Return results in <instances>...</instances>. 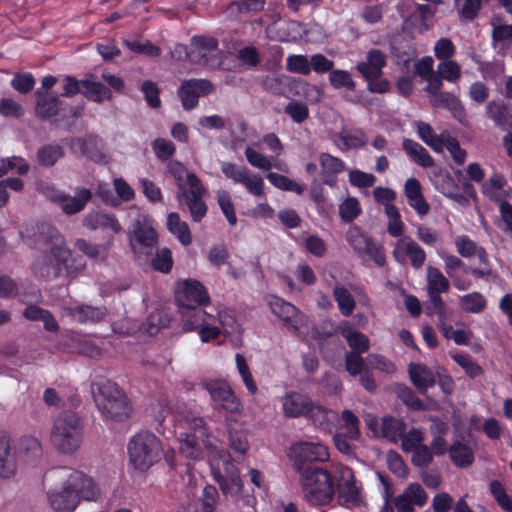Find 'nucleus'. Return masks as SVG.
<instances>
[{
  "mask_svg": "<svg viewBox=\"0 0 512 512\" xmlns=\"http://www.w3.org/2000/svg\"><path fill=\"white\" fill-rule=\"evenodd\" d=\"M42 485L51 507L58 512H73L81 499L96 500L100 496L91 477L67 466L47 470Z\"/></svg>",
  "mask_w": 512,
  "mask_h": 512,
  "instance_id": "1",
  "label": "nucleus"
},
{
  "mask_svg": "<svg viewBox=\"0 0 512 512\" xmlns=\"http://www.w3.org/2000/svg\"><path fill=\"white\" fill-rule=\"evenodd\" d=\"M35 243L41 251L37 272L42 278L74 277L85 268V263L80 257L74 256L64 236L55 227L39 224Z\"/></svg>",
  "mask_w": 512,
  "mask_h": 512,
  "instance_id": "2",
  "label": "nucleus"
},
{
  "mask_svg": "<svg viewBox=\"0 0 512 512\" xmlns=\"http://www.w3.org/2000/svg\"><path fill=\"white\" fill-rule=\"evenodd\" d=\"M91 393L104 419L123 422L130 418L132 413L130 400L115 382L98 377L91 383Z\"/></svg>",
  "mask_w": 512,
  "mask_h": 512,
  "instance_id": "3",
  "label": "nucleus"
},
{
  "mask_svg": "<svg viewBox=\"0 0 512 512\" xmlns=\"http://www.w3.org/2000/svg\"><path fill=\"white\" fill-rule=\"evenodd\" d=\"M83 437V421L75 412L66 410L57 416L51 430V440L58 451L74 454L80 449Z\"/></svg>",
  "mask_w": 512,
  "mask_h": 512,
  "instance_id": "4",
  "label": "nucleus"
},
{
  "mask_svg": "<svg viewBox=\"0 0 512 512\" xmlns=\"http://www.w3.org/2000/svg\"><path fill=\"white\" fill-rule=\"evenodd\" d=\"M300 474L304 497L314 505H326L332 501L335 486L332 475L324 468L308 465Z\"/></svg>",
  "mask_w": 512,
  "mask_h": 512,
  "instance_id": "5",
  "label": "nucleus"
},
{
  "mask_svg": "<svg viewBox=\"0 0 512 512\" xmlns=\"http://www.w3.org/2000/svg\"><path fill=\"white\" fill-rule=\"evenodd\" d=\"M130 462L139 470H147L161 459L162 447L159 439L144 431L136 434L128 444Z\"/></svg>",
  "mask_w": 512,
  "mask_h": 512,
  "instance_id": "6",
  "label": "nucleus"
},
{
  "mask_svg": "<svg viewBox=\"0 0 512 512\" xmlns=\"http://www.w3.org/2000/svg\"><path fill=\"white\" fill-rule=\"evenodd\" d=\"M157 243L158 236L154 228L137 220L130 237V246L135 260L140 264H147L150 257L154 255Z\"/></svg>",
  "mask_w": 512,
  "mask_h": 512,
  "instance_id": "7",
  "label": "nucleus"
},
{
  "mask_svg": "<svg viewBox=\"0 0 512 512\" xmlns=\"http://www.w3.org/2000/svg\"><path fill=\"white\" fill-rule=\"evenodd\" d=\"M332 477L337 481L340 504L346 507L358 506L361 502V487L357 484L353 470L338 464L335 466Z\"/></svg>",
  "mask_w": 512,
  "mask_h": 512,
  "instance_id": "8",
  "label": "nucleus"
},
{
  "mask_svg": "<svg viewBox=\"0 0 512 512\" xmlns=\"http://www.w3.org/2000/svg\"><path fill=\"white\" fill-rule=\"evenodd\" d=\"M346 239L359 256H367L379 266L385 264L386 258L383 249L376 245L373 239L362 232L359 227L351 226L347 231Z\"/></svg>",
  "mask_w": 512,
  "mask_h": 512,
  "instance_id": "9",
  "label": "nucleus"
},
{
  "mask_svg": "<svg viewBox=\"0 0 512 512\" xmlns=\"http://www.w3.org/2000/svg\"><path fill=\"white\" fill-rule=\"evenodd\" d=\"M218 48V41L212 37L196 36L191 40V47L186 51L183 46H177L175 51L185 52V57L194 64L209 65L215 56Z\"/></svg>",
  "mask_w": 512,
  "mask_h": 512,
  "instance_id": "10",
  "label": "nucleus"
},
{
  "mask_svg": "<svg viewBox=\"0 0 512 512\" xmlns=\"http://www.w3.org/2000/svg\"><path fill=\"white\" fill-rule=\"evenodd\" d=\"M291 453L294 458V468L297 472L307 467L305 463L325 462L329 459L328 449L321 443H296L292 446Z\"/></svg>",
  "mask_w": 512,
  "mask_h": 512,
  "instance_id": "11",
  "label": "nucleus"
},
{
  "mask_svg": "<svg viewBox=\"0 0 512 512\" xmlns=\"http://www.w3.org/2000/svg\"><path fill=\"white\" fill-rule=\"evenodd\" d=\"M176 300L185 310H193L209 301L204 286L196 280H186L178 284Z\"/></svg>",
  "mask_w": 512,
  "mask_h": 512,
  "instance_id": "12",
  "label": "nucleus"
},
{
  "mask_svg": "<svg viewBox=\"0 0 512 512\" xmlns=\"http://www.w3.org/2000/svg\"><path fill=\"white\" fill-rule=\"evenodd\" d=\"M201 385L208 391L219 409L230 413H238L240 411V403L225 381L209 380L202 382Z\"/></svg>",
  "mask_w": 512,
  "mask_h": 512,
  "instance_id": "13",
  "label": "nucleus"
},
{
  "mask_svg": "<svg viewBox=\"0 0 512 512\" xmlns=\"http://www.w3.org/2000/svg\"><path fill=\"white\" fill-rule=\"evenodd\" d=\"M213 90V84L206 79H190L182 82L178 96L181 99L183 108L191 110L198 104L201 95H207Z\"/></svg>",
  "mask_w": 512,
  "mask_h": 512,
  "instance_id": "14",
  "label": "nucleus"
},
{
  "mask_svg": "<svg viewBox=\"0 0 512 512\" xmlns=\"http://www.w3.org/2000/svg\"><path fill=\"white\" fill-rule=\"evenodd\" d=\"M393 256L397 262L405 264L409 258L411 265L415 269L423 266L426 254L424 250L410 237L400 238L395 245Z\"/></svg>",
  "mask_w": 512,
  "mask_h": 512,
  "instance_id": "15",
  "label": "nucleus"
},
{
  "mask_svg": "<svg viewBox=\"0 0 512 512\" xmlns=\"http://www.w3.org/2000/svg\"><path fill=\"white\" fill-rule=\"evenodd\" d=\"M70 146L72 149H78L81 156H85L95 163H107V156L103 152V143L95 135H88L84 138L73 137L70 140Z\"/></svg>",
  "mask_w": 512,
  "mask_h": 512,
  "instance_id": "16",
  "label": "nucleus"
},
{
  "mask_svg": "<svg viewBox=\"0 0 512 512\" xmlns=\"http://www.w3.org/2000/svg\"><path fill=\"white\" fill-rule=\"evenodd\" d=\"M428 495L419 483H410L404 491L394 498V506L398 512H414V505L422 507Z\"/></svg>",
  "mask_w": 512,
  "mask_h": 512,
  "instance_id": "17",
  "label": "nucleus"
},
{
  "mask_svg": "<svg viewBox=\"0 0 512 512\" xmlns=\"http://www.w3.org/2000/svg\"><path fill=\"white\" fill-rule=\"evenodd\" d=\"M67 314L79 323L100 322L107 315L105 306L78 304L65 308Z\"/></svg>",
  "mask_w": 512,
  "mask_h": 512,
  "instance_id": "18",
  "label": "nucleus"
},
{
  "mask_svg": "<svg viewBox=\"0 0 512 512\" xmlns=\"http://www.w3.org/2000/svg\"><path fill=\"white\" fill-rule=\"evenodd\" d=\"M408 372L411 382L421 394H426L428 388L436 384L434 372L424 364L410 363Z\"/></svg>",
  "mask_w": 512,
  "mask_h": 512,
  "instance_id": "19",
  "label": "nucleus"
},
{
  "mask_svg": "<svg viewBox=\"0 0 512 512\" xmlns=\"http://www.w3.org/2000/svg\"><path fill=\"white\" fill-rule=\"evenodd\" d=\"M312 401L305 395L290 392L282 399V406L285 416L296 418L306 415L309 408H311Z\"/></svg>",
  "mask_w": 512,
  "mask_h": 512,
  "instance_id": "20",
  "label": "nucleus"
},
{
  "mask_svg": "<svg viewBox=\"0 0 512 512\" xmlns=\"http://www.w3.org/2000/svg\"><path fill=\"white\" fill-rule=\"evenodd\" d=\"M404 193L408 203L419 215H426L430 206L422 194L420 182L416 178H409L404 185Z\"/></svg>",
  "mask_w": 512,
  "mask_h": 512,
  "instance_id": "21",
  "label": "nucleus"
},
{
  "mask_svg": "<svg viewBox=\"0 0 512 512\" xmlns=\"http://www.w3.org/2000/svg\"><path fill=\"white\" fill-rule=\"evenodd\" d=\"M91 198V191L81 187L76 189V196L74 197L64 194L59 206L66 215H73L84 210Z\"/></svg>",
  "mask_w": 512,
  "mask_h": 512,
  "instance_id": "22",
  "label": "nucleus"
},
{
  "mask_svg": "<svg viewBox=\"0 0 512 512\" xmlns=\"http://www.w3.org/2000/svg\"><path fill=\"white\" fill-rule=\"evenodd\" d=\"M83 226L90 230L103 228L111 229L114 233H119L121 231V225L113 215L96 211L88 213L83 218Z\"/></svg>",
  "mask_w": 512,
  "mask_h": 512,
  "instance_id": "23",
  "label": "nucleus"
},
{
  "mask_svg": "<svg viewBox=\"0 0 512 512\" xmlns=\"http://www.w3.org/2000/svg\"><path fill=\"white\" fill-rule=\"evenodd\" d=\"M321 174L325 184L334 185L335 175L345 170L344 162L328 153H321L319 156Z\"/></svg>",
  "mask_w": 512,
  "mask_h": 512,
  "instance_id": "24",
  "label": "nucleus"
},
{
  "mask_svg": "<svg viewBox=\"0 0 512 512\" xmlns=\"http://www.w3.org/2000/svg\"><path fill=\"white\" fill-rule=\"evenodd\" d=\"M487 115L500 129L512 131V114L504 103L489 102L487 105Z\"/></svg>",
  "mask_w": 512,
  "mask_h": 512,
  "instance_id": "25",
  "label": "nucleus"
},
{
  "mask_svg": "<svg viewBox=\"0 0 512 512\" xmlns=\"http://www.w3.org/2000/svg\"><path fill=\"white\" fill-rule=\"evenodd\" d=\"M225 466L227 467L228 476L225 477L221 475L219 472L215 474V478L217 482L220 485L221 490L223 493H235L239 494L242 491V481L239 477L237 469L228 461L226 460L224 462Z\"/></svg>",
  "mask_w": 512,
  "mask_h": 512,
  "instance_id": "26",
  "label": "nucleus"
},
{
  "mask_svg": "<svg viewBox=\"0 0 512 512\" xmlns=\"http://www.w3.org/2000/svg\"><path fill=\"white\" fill-rule=\"evenodd\" d=\"M430 103L436 108H445L451 111L454 117L461 120L464 116V108L460 100L449 92H441L434 97H431Z\"/></svg>",
  "mask_w": 512,
  "mask_h": 512,
  "instance_id": "27",
  "label": "nucleus"
},
{
  "mask_svg": "<svg viewBox=\"0 0 512 512\" xmlns=\"http://www.w3.org/2000/svg\"><path fill=\"white\" fill-rule=\"evenodd\" d=\"M16 464L10 455V439L7 433L0 432V476L8 478L13 475Z\"/></svg>",
  "mask_w": 512,
  "mask_h": 512,
  "instance_id": "28",
  "label": "nucleus"
},
{
  "mask_svg": "<svg viewBox=\"0 0 512 512\" xmlns=\"http://www.w3.org/2000/svg\"><path fill=\"white\" fill-rule=\"evenodd\" d=\"M84 87L82 94L96 103H102L104 100H111L113 95L111 90L103 83L92 81L88 78L81 80Z\"/></svg>",
  "mask_w": 512,
  "mask_h": 512,
  "instance_id": "29",
  "label": "nucleus"
},
{
  "mask_svg": "<svg viewBox=\"0 0 512 512\" xmlns=\"http://www.w3.org/2000/svg\"><path fill=\"white\" fill-rule=\"evenodd\" d=\"M186 179L189 188H186L183 183H178L177 200L182 202L183 198L203 197L206 188L199 177L195 173H186Z\"/></svg>",
  "mask_w": 512,
  "mask_h": 512,
  "instance_id": "30",
  "label": "nucleus"
},
{
  "mask_svg": "<svg viewBox=\"0 0 512 512\" xmlns=\"http://www.w3.org/2000/svg\"><path fill=\"white\" fill-rule=\"evenodd\" d=\"M36 112L42 119H49L58 113V105L60 103L58 97L49 93L37 91Z\"/></svg>",
  "mask_w": 512,
  "mask_h": 512,
  "instance_id": "31",
  "label": "nucleus"
},
{
  "mask_svg": "<svg viewBox=\"0 0 512 512\" xmlns=\"http://www.w3.org/2000/svg\"><path fill=\"white\" fill-rule=\"evenodd\" d=\"M403 149L418 165L424 168L434 166L433 158L429 155L427 150L416 141L404 139Z\"/></svg>",
  "mask_w": 512,
  "mask_h": 512,
  "instance_id": "32",
  "label": "nucleus"
},
{
  "mask_svg": "<svg viewBox=\"0 0 512 512\" xmlns=\"http://www.w3.org/2000/svg\"><path fill=\"white\" fill-rule=\"evenodd\" d=\"M167 228L174 234L184 246H188L192 242L191 232L186 222L180 219L176 212H171L167 216Z\"/></svg>",
  "mask_w": 512,
  "mask_h": 512,
  "instance_id": "33",
  "label": "nucleus"
},
{
  "mask_svg": "<svg viewBox=\"0 0 512 512\" xmlns=\"http://www.w3.org/2000/svg\"><path fill=\"white\" fill-rule=\"evenodd\" d=\"M76 249L92 259L106 261L109 255L110 242L105 244H92L85 239H77L74 243Z\"/></svg>",
  "mask_w": 512,
  "mask_h": 512,
  "instance_id": "34",
  "label": "nucleus"
},
{
  "mask_svg": "<svg viewBox=\"0 0 512 512\" xmlns=\"http://www.w3.org/2000/svg\"><path fill=\"white\" fill-rule=\"evenodd\" d=\"M272 312L284 321L285 324H290L294 330L297 329L295 325L296 318L298 316L297 308L280 298H275L270 303Z\"/></svg>",
  "mask_w": 512,
  "mask_h": 512,
  "instance_id": "35",
  "label": "nucleus"
},
{
  "mask_svg": "<svg viewBox=\"0 0 512 512\" xmlns=\"http://www.w3.org/2000/svg\"><path fill=\"white\" fill-rule=\"evenodd\" d=\"M406 430V423L403 420L392 416L382 418L381 433L382 436L391 442H397Z\"/></svg>",
  "mask_w": 512,
  "mask_h": 512,
  "instance_id": "36",
  "label": "nucleus"
},
{
  "mask_svg": "<svg viewBox=\"0 0 512 512\" xmlns=\"http://www.w3.org/2000/svg\"><path fill=\"white\" fill-rule=\"evenodd\" d=\"M451 461L460 468L470 466L474 461V453L472 449L461 442L452 444L449 448Z\"/></svg>",
  "mask_w": 512,
  "mask_h": 512,
  "instance_id": "37",
  "label": "nucleus"
},
{
  "mask_svg": "<svg viewBox=\"0 0 512 512\" xmlns=\"http://www.w3.org/2000/svg\"><path fill=\"white\" fill-rule=\"evenodd\" d=\"M265 0H238L232 1L227 11L232 17H239L241 14L257 13L263 10Z\"/></svg>",
  "mask_w": 512,
  "mask_h": 512,
  "instance_id": "38",
  "label": "nucleus"
},
{
  "mask_svg": "<svg viewBox=\"0 0 512 512\" xmlns=\"http://www.w3.org/2000/svg\"><path fill=\"white\" fill-rule=\"evenodd\" d=\"M64 156V149L59 144H47L37 152V159L41 166L51 167Z\"/></svg>",
  "mask_w": 512,
  "mask_h": 512,
  "instance_id": "39",
  "label": "nucleus"
},
{
  "mask_svg": "<svg viewBox=\"0 0 512 512\" xmlns=\"http://www.w3.org/2000/svg\"><path fill=\"white\" fill-rule=\"evenodd\" d=\"M395 394L397 398L410 409L414 411H422L425 409L422 400L407 385L396 384Z\"/></svg>",
  "mask_w": 512,
  "mask_h": 512,
  "instance_id": "40",
  "label": "nucleus"
},
{
  "mask_svg": "<svg viewBox=\"0 0 512 512\" xmlns=\"http://www.w3.org/2000/svg\"><path fill=\"white\" fill-rule=\"evenodd\" d=\"M170 323V316L165 309L153 311L144 323V330L149 335H155L160 329L168 327Z\"/></svg>",
  "mask_w": 512,
  "mask_h": 512,
  "instance_id": "41",
  "label": "nucleus"
},
{
  "mask_svg": "<svg viewBox=\"0 0 512 512\" xmlns=\"http://www.w3.org/2000/svg\"><path fill=\"white\" fill-rule=\"evenodd\" d=\"M450 283L438 268L429 266L427 268V291L442 292L449 290Z\"/></svg>",
  "mask_w": 512,
  "mask_h": 512,
  "instance_id": "42",
  "label": "nucleus"
},
{
  "mask_svg": "<svg viewBox=\"0 0 512 512\" xmlns=\"http://www.w3.org/2000/svg\"><path fill=\"white\" fill-rule=\"evenodd\" d=\"M182 314L187 317V320L183 325V328L186 331L197 330L202 328L204 325H209L207 318H210L211 316L203 309L197 307L193 310L183 311Z\"/></svg>",
  "mask_w": 512,
  "mask_h": 512,
  "instance_id": "43",
  "label": "nucleus"
},
{
  "mask_svg": "<svg viewBox=\"0 0 512 512\" xmlns=\"http://www.w3.org/2000/svg\"><path fill=\"white\" fill-rule=\"evenodd\" d=\"M186 420L189 428L193 431L192 435L198 436L207 449H214L205 420L199 416L187 417Z\"/></svg>",
  "mask_w": 512,
  "mask_h": 512,
  "instance_id": "44",
  "label": "nucleus"
},
{
  "mask_svg": "<svg viewBox=\"0 0 512 512\" xmlns=\"http://www.w3.org/2000/svg\"><path fill=\"white\" fill-rule=\"evenodd\" d=\"M344 362L346 371L353 377L359 376L369 369L367 361L362 357V354L355 352H346Z\"/></svg>",
  "mask_w": 512,
  "mask_h": 512,
  "instance_id": "45",
  "label": "nucleus"
},
{
  "mask_svg": "<svg viewBox=\"0 0 512 512\" xmlns=\"http://www.w3.org/2000/svg\"><path fill=\"white\" fill-rule=\"evenodd\" d=\"M342 335L346 339L351 350L349 352H355L357 354L365 353L369 350L370 342L366 335L359 331H343Z\"/></svg>",
  "mask_w": 512,
  "mask_h": 512,
  "instance_id": "46",
  "label": "nucleus"
},
{
  "mask_svg": "<svg viewBox=\"0 0 512 512\" xmlns=\"http://www.w3.org/2000/svg\"><path fill=\"white\" fill-rule=\"evenodd\" d=\"M440 293L441 292H428L429 303L426 307V312L430 316L437 315L438 318L441 319L449 318L451 316V311L444 303Z\"/></svg>",
  "mask_w": 512,
  "mask_h": 512,
  "instance_id": "47",
  "label": "nucleus"
},
{
  "mask_svg": "<svg viewBox=\"0 0 512 512\" xmlns=\"http://www.w3.org/2000/svg\"><path fill=\"white\" fill-rule=\"evenodd\" d=\"M385 214L388 218L387 231L393 237L403 233V223L398 208L390 203L385 204Z\"/></svg>",
  "mask_w": 512,
  "mask_h": 512,
  "instance_id": "48",
  "label": "nucleus"
},
{
  "mask_svg": "<svg viewBox=\"0 0 512 512\" xmlns=\"http://www.w3.org/2000/svg\"><path fill=\"white\" fill-rule=\"evenodd\" d=\"M339 140L342 142V145L338 146L342 151L364 147L367 144V137L364 132L360 130L352 134L343 131L339 134Z\"/></svg>",
  "mask_w": 512,
  "mask_h": 512,
  "instance_id": "49",
  "label": "nucleus"
},
{
  "mask_svg": "<svg viewBox=\"0 0 512 512\" xmlns=\"http://www.w3.org/2000/svg\"><path fill=\"white\" fill-rule=\"evenodd\" d=\"M460 306L467 313H479L485 308L486 300L480 293L473 292L460 298Z\"/></svg>",
  "mask_w": 512,
  "mask_h": 512,
  "instance_id": "50",
  "label": "nucleus"
},
{
  "mask_svg": "<svg viewBox=\"0 0 512 512\" xmlns=\"http://www.w3.org/2000/svg\"><path fill=\"white\" fill-rule=\"evenodd\" d=\"M333 294L340 312L344 316H350L355 308V301L350 292L344 287H335Z\"/></svg>",
  "mask_w": 512,
  "mask_h": 512,
  "instance_id": "51",
  "label": "nucleus"
},
{
  "mask_svg": "<svg viewBox=\"0 0 512 512\" xmlns=\"http://www.w3.org/2000/svg\"><path fill=\"white\" fill-rule=\"evenodd\" d=\"M489 490L502 509L512 512V498L506 493L504 486L498 480L490 482Z\"/></svg>",
  "mask_w": 512,
  "mask_h": 512,
  "instance_id": "52",
  "label": "nucleus"
},
{
  "mask_svg": "<svg viewBox=\"0 0 512 512\" xmlns=\"http://www.w3.org/2000/svg\"><path fill=\"white\" fill-rule=\"evenodd\" d=\"M148 263H151L153 269L156 271L162 273L170 272L173 264L171 251L168 248L159 250L154 257H150Z\"/></svg>",
  "mask_w": 512,
  "mask_h": 512,
  "instance_id": "53",
  "label": "nucleus"
},
{
  "mask_svg": "<svg viewBox=\"0 0 512 512\" xmlns=\"http://www.w3.org/2000/svg\"><path fill=\"white\" fill-rule=\"evenodd\" d=\"M330 84L335 89L345 88L349 91L355 89V82L353 81L351 74L346 70H333L329 74Z\"/></svg>",
  "mask_w": 512,
  "mask_h": 512,
  "instance_id": "54",
  "label": "nucleus"
},
{
  "mask_svg": "<svg viewBox=\"0 0 512 512\" xmlns=\"http://www.w3.org/2000/svg\"><path fill=\"white\" fill-rule=\"evenodd\" d=\"M444 80L449 82L457 81L461 76V68L456 61L447 59L437 66L436 71Z\"/></svg>",
  "mask_w": 512,
  "mask_h": 512,
  "instance_id": "55",
  "label": "nucleus"
},
{
  "mask_svg": "<svg viewBox=\"0 0 512 512\" xmlns=\"http://www.w3.org/2000/svg\"><path fill=\"white\" fill-rule=\"evenodd\" d=\"M29 166L22 158L11 157L0 160V177L8 172L16 171L18 174L23 175L28 172Z\"/></svg>",
  "mask_w": 512,
  "mask_h": 512,
  "instance_id": "56",
  "label": "nucleus"
},
{
  "mask_svg": "<svg viewBox=\"0 0 512 512\" xmlns=\"http://www.w3.org/2000/svg\"><path fill=\"white\" fill-rule=\"evenodd\" d=\"M454 361L461 366L466 374L470 378H475L477 376H480L483 374L482 367L477 364L469 355L467 354H454L453 355Z\"/></svg>",
  "mask_w": 512,
  "mask_h": 512,
  "instance_id": "57",
  "label": "nucleus"
},
{
  "mask_svg": "<svg viewBox=\"0 0 512 512\" xmlns=\"http://www.w3.org/2000/svg\"><path fill=\"white\" fill-rule=\"evenodd\" d=\"M286 69L290 72L308 75L311 72L310 60L305 55H290L287 58Z\"/></svg>",
  "mask_w": 512,
  "mask_h": 512,
  "instance_id": "58",
  "label": "nucleus"
},
{
  "mask_svg": "<svg viewBox=\"0 0 512 512\" xmlns=\"http://www.w3.org/2000/svg\"><path fill=\"white\" fill-rule=\"evenodd\" d=\"M361 212L359 202L356 198H347L339 206V215L344 222H351Z\"/></svg>",
  "mask_w": 512,
  "mask_h": 512,
  "instance_id": "59",
  "label": "nucleus"
},
{
  "mask_svg": "<svg viewBox=\"0 0 512 512\" xmlns=\"http://www.w3.org/2000/svg\"><path fill=\"white\" fill-rule=\"evenodd\" d=\"M202 198L203 197L183 198L181 202L188 207L190 215L195 222H200L207 212V206Z\"/></svg>",
  "mask_w": 512,
  "mask_h": 512,
  "instance_id": "60",
  "label": "nucleus"
},
{
  "mask_svg": "<svg viewBox=\"0 0 512 512\" xmlns=\"http://www.w3.org/2000/svg\"><path fill=\"white\" fill-rule=\"evenodd\" d=\"M486 0H464L458 10L461 21H472L479 15L481 7Z\"/></svg>",
  "mask_w": 512,
  "mask_h": 512,
  "instance_id": "61",
  "label": "nucleus"
},
{
  "mask_svg": "<svg viewBox=\"0 0 512 512\" xmlns=\"http://www.w3.org/2000/svg\"><path fill=\"white\" fill-rule=\"evenodd\" d=\"M141 91L143 92L149 107L157 109L161 106V100L159 97L160 90L155 82L151 80L144 81L141 85Z\"/></svg>",
  "mask_w": 512,
  "mask_h": 512,
  "instance_id": "62",
  "label": "nucleus"
},
{
  "mask_svg": "<svg viewBox=\"0 0 512 512\" xmlns=\"http://www.w3.org/2000/svg\"><path fill=\"white\" fill-rule=\"evenodd\" d=\"M229 447L235 453L243 456L248 449V441L243 431L229 429Z\"/></svg>",
  "mask_w": 512,
  "mask_h": 512,
  "instance_id": "63",
  "label": "nucleus"
},
{
  "mask_svg": "<svg viewBox=\"0 0 512 512\" xmlns=\"http://www.w3.org/2000/svg\"><path fill=\"white\" fill-rule=\"evenodd\" d=\"M284 111L296 123H303L309 116L308 107L297 101L289 102Z\"/></svg>",
  "mask_w": 512,
  "mask_h": 512,
  "instance_id": "64",
  "label": "nucleus"
}]
</instances>
